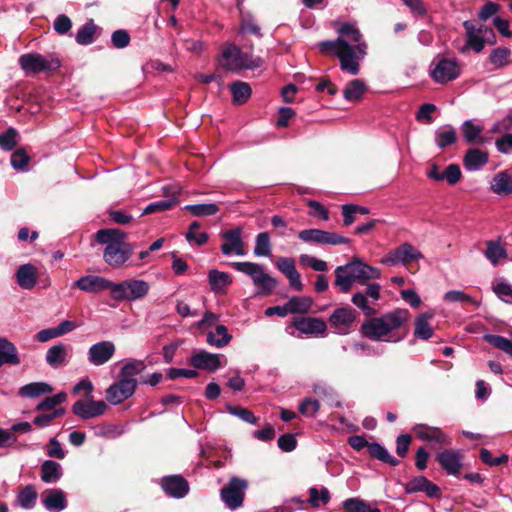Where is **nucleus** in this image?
<instances>
[{
  "label": "nucleus",
  "mask_w": 512,
  "mask_h": 512,
  "mask_svg": "<svg viewBox=\"0 0 512 512\" xmlns=\"http://www.w3.org/2000/svg\"><path fill=\"white\" fill-rule=\"evenodd\" d=\"M247 487L248 482L245 479L232 477L220 491L222 501L232 510L241 507Z\"/></svg>",
  "instance_id": "9"
},
{
  "label": "nucleus",
  "mask_w": 512,
  "mask_h": 512,
  "mask_svg": "<svg viewBox=\"0 0 512 512\" xmlns=\"http://www.w3.org/2000/svg\"><path fill=\"white\" fill-rule=\"evenodd\" d=\"M96 27L92 20L80 28L76 34V42L80 45L92 43Z\"/></svg>",
  "instance_id": "52"
},
{
  "label": "nucleus",
  "mask_w": 512,
  "mask_h": 512,
  "mask_svg": "<svg viewBox=\"0 0 512 512\" xmlns=\"http://www.w3.org/2000/svg\"><path fill=\"white\" fill-rule=\"evenodd\" d=\"M53 388L45 382H32L22 386L18 394L25 398H36L44 394L51 393Z\"/></svg>",
  "instance_id": "36"
},
{
  "label": "nucleus",
  "mask_w": 512,
  "mask_h": 512,
  "mask_svg": "<svg viewBox=\"0 0 512 512\" xmlns=\"http://www.w3.org/2000/svg\"><path fill=\"white\" fill-rule=\"evenodd\" d=\"M422 258L423 254L418 249L412 244L405 242L395 249L390 250L380 262L389 266H395L397 264L408 265Z\"/></svg>",
  "instance_id": "10"
},
{
  "label": "nucleus",
  "mask_w": 512,
  "mask_h": 512,
  "mask_svg": "<svg viewBox=\"0 0 512 512\" xmlns=\"http://www.w3.org/2000/svg\"><path fill=\"white\" fill-rule=\"evenodd\" d=\"M484 256L495 267L501 260L507 258V251L500 241L489 240L486 242Z\"/></svg>",
  "instance_id": "35"
},
{
  "label": "nucleus",
  "mask_w": 512,
  "mask_h": 512,
  "mask_svg": "<svg viewBox=\"0 0 512 512\" xmlns=\"http://www.w3.org/2000/svg\"><path fill=\"white\" fill-rule=\"evenodd\" d=\"M293 326L303 334L324 336L327 330L326 322L317 317H300L293 320Z\"/></svg>",
  "instance_id": "21"
},
{
  "label": "nucleus",
  "mask_w": 512,
  "mask_h": 512,
  "mask_svg": "<svg viewBox=\"0 0 512 512\" xmlns=\"http://www.w3.org/2000/svg\"><path fill=\"white\" fill-rule=\"evenodd\" d=\"M380 277V269L366 264L358 257H354L345 265L338 266L335 269L334 284L342 292L347 293L354 283L366 285L370 280L379 279Z\"/></svg>",
  "instance_id": "4"
},
{
  "label": "nucleus",
  "mask_w": 512,
  "mask_h": 512,
  "mask_svg": "<svg viewBox=\"0 0 512 512\" xmlns=\"http://www.w3.org/2000/svg\"><path fill=\"white\" fill-rule=\"evenodd\" d=\"M298 237L306 243H316L322 245H340L347 244L350 240L334 232L320 229H305L299 232Z\"/></svg>",
  "instance_id": "12"
},
{
  "label": "nucleus",
  "mask_w": 512,
  "mask_h": 512,
  "mask_svg": "<svg viewBox=\"0 0 512 512\" xmlns=\"http://www.w3.org/2000/svg\"><path fill=\"white\" fill-rule=\"evenodd\" d=\"M150 285L145 280H125L120 283L112 282L111 297L117 301H136L147 296Z\"/></svg>",
  "instance_id": "6"
},
{
  "label": "nucleus",
  "mask_w": 512,
  "mask_h": 512,
  "mask_svg": "<svg viewBox=\"0 0 512 512\" xmlns=\"http://www.w3.org/2000/svg\"><path fill=\"white\" fill-rule=\"evenodd\" d=\"M493 292L504 302L512 304V285L508 282H499L493 286Z\"/></svg>",
  "instance_id": "55"
},
{
  "label": "nucleus",
  "mask_w": 512,
  "mask_h": 512,
  "mask_svg": "<svg viewBox=\"0 0 512 512\" xmlns=\"http://www.w3.org/2000/svg\"><path fill=\"white\" fill-rule=\"evenodd\" d=\"M116 351L115 344L111 341H100L88 349L87 358L89 363L94 366H102L109 362Z\"/></svg>",
  "instance_id": "17"
},
{
  "label": "nucleus",
  "mask_w": 512,
  "mask_h": 512,
  "mask_svg": "<svg viewBox=\"0 0 512 512\" xmlns=\"http://www.w3.org/2000/svg\"><path fill=\"white\" fill-rule=\"evenodd\" d=\"M145 367V363L142 360H130L121 368L119 372V378L122 380L134 382L137 388L138 381L136 376L142 373L145 370Z\"/></svg>",
  "instance_id": "34"
},
{
  "label": "nucleus",
  "mask_w": 512,
  "mask_h": 512,
  "mask_svg": "<svg viewBox=\"0 0 512 512\" xmlns=\"http://www.w3.org/2000/svg\"><path fill=\"white\" fill-rule=\"evenodd\" d=\"M20 357L16 346L5 337H0V367L9 365H19Z\"/></svg>",
  "instance_id": "32"
},
{
  "label": "nucleus",
  "mask_w": 512,
  "mask_h": 512,
  "mask_svg": "<svg viewBox=\"0 0 512 512\" xmlns=\"http://www.w3.org/2000/svg\"><path fill=\"white\" fill-rule=\"evenodd\" d=\"M62 475L59 463L46 460L41 466V479L45 483H55Z\"/></svg>",
  "instance_id": "40"
},
{
  "label": "nucleus",
  "mask_w": 512,
  "mask_h": 512,
  "mask_svg": "<svg viewBox=\"0 0 512 512\" xmlns=\"http://www.w3.org/2000/svg\"><path fill=\"white\" fill-rule=\"evenodd\" d=\"M43 504L51 512L62 511L67 506L66 495L60 489H50L43 496Z\"/></svg>",
  "instance_id": "28"
},
{
  "label": "nucleus",
  "mask_w": 512,
  "mask_h": 512,
  "mask_svg": "<svg viewBox=\"0 0 512 512\" xmlns=\"http://www.w3.org/2000/svg\"><path fill=\"white\" fill-rule=\"evenodd\" d=\"M511 51L507 48H496L490 54V62L494 68H500L508 63Z\"/></svg>",
  "instance_id": "54"
},
{
  "label": "nucleus",
  "mask_w": 512,
  "mask_h": 512,
  "mask_svg": "<svg viewBox=\"0 0 512 512\" xmlns=\"http://www.w3.org/2000/svg\"><path fill=\"white\" fill-rule=\"evenodd\" d=\"M208 282L214 293L224 294L227 287L232 284V277L226 272L213 269L208 273Z\"/></svg>",
  "instance_id": "31"
},
{
  "label": "nucleus",
  "mask_w": 512,
  "mask_h": 512,
  "mask_svg": "<svg viewBox=\"0 0 512 512\" xmlns=\"http://www.w3.org/2000/svg\"><path fill=\"white\" fill-rule=\"evenodd\" d=\"M17 131L9 128L5 133L0 134V147L6 151L12 150L17 144Z\"/></svg>",
  "instance_id": "57"
},
{
  "label": "nucleus",
  "mask_w": 512,
  "mask_h": 512,
  "mask_svg": "<svg viewBox=\"0 0 512 512\" xmlns=\"http://www.w3.org/2000/svg\"><path fill=\"white\" fill-rule=\"evenodd\" d=\"M416 437L422 441L436 445H451V438L439 427L417 424L413 427Z\"/></svg>",
  "instance_id": "18"
},
{
  "label": "nucleus",
  "mask_w": 512,
  "mask_h": 512,
  "mask_svg": "<svg viewBox=\"0 0 512 512\" xmlns=\"http://www.w3.org/2000/svg\"><path fill=\"white\" fill-rule=\"evenodd\" d=\"M67 399V394L65 392L57 393L53 396L46 397L43 401H41L37 406V411H47L49 413L57 410L56 408L61 403L65 402Z\"/></svg>",
  "instance_id": "46"
},
{
  "label": "nucleus",
  "mask_w": 512,
  "mask_h": 512,
  "mask_svg": "<svg viewBox=\"0 0 512 512\" xmlns=\"http://www.w3.org/2000/svg\"><path fill=\"white\" fill-rule=\"evenodd\" d=\"M177 195L178 191L173 190L172 194L167 199L156 201L146 206L142 214H152L170 209L174 204H176Z\"/></svg>",
  "instance_id": "44"
},
{
  "label": "nucleus",
  "mask_w": 512,
  "mask_h": 512,
  "mask_svg": "<svg viewBox=\"0 0 512 512\" xmlns=\"http://www.w3.org/2000/svg\"><path fill=\"white\" fill-rule=\"evenodd\" d=\"M19 64L25 73L37 74L41 72H50L57 70L60 67V60L53 56H43L38 53H27L21 55L19 58Z\"/></svg>",
  "instance_id": "7"
},
{
  "label": "nucleus",
  "mask_w": 512,
  "mask_h": 512,
  "mask_svg": "<svg viewBox=\"0 0 512 512\" xmlns=\"http://www.w3.org/2000/svg\"><path fill=\"white\" fill-rule=\"evenodd\" d=\"M437 460L441 467L450 475H456L460 472L461 454L454 450H445L437 455Z\"/></svg>",
  "instance_id": "26"
},
{
  "label": "nucleus",
  "mask_w": 512,
  "mask_h": 512,
  "mask_svg": "<svg viewBox=\"0 0 512 512\" xmlns=\"http://www.w3.org/2000/svg\"><path fill=\"white\" fill-rule=\"evenodd\" d=\"M185 210L189 211L193 216H211L215 215L219 211V207L215 203H203L186 205Z\"/></svg>",
  "instance_id": "48"
},
{
  "label": "nucleus",
  "mask_w": 512,
  "mask_h": 512,
  "mask_svg": "<svg viewBox=\"0 0 512 512\" xmlns=\"http://www.w3.org/2000/svg\"><path fill=\"white\" fill-rule=\"evenodd\" d=\"M276 280L271 277L269 274L265 273L263 267L256 275L253 280V284L260 290L262 293L271 292L276 286Z\"/></svg>",
  "instance_id": "47"
},
{
  "label": "nucleus",
  "mask_w": 512,
  "mask_h": 512,
  "mask_svg": "<svg viewBox=\"0 0 512 512\" xmlns=\"http://www.w3.org/2000/svg\"><path fill=\"white\" fill-rule=\"evenodd\" d=\"M357 317V312L349 307L335 309L329 317V323L337 334H347Z\"/></svg>",
  "instance_id": "13"
},
{
  "label": "nucleus",
  "mask_w": 512,
  "mask_h": 512,
  "mask_svg": "<svg viewBox=\"0 0 512 512\" xmlns=\"http://www.w3.org/2000/svg\"><path fill=\"white\" fill-rule=\"evenodd\" d=\"M232 339V335L229 334L226 326L219 324L216 326L215 331H211L207 334L206 341L209 345L222 348L226 346Z\"/></svg>",
  "instance_id": "37"
},
{
  "label": "nucleus",
  "mask_w": 512,
  "mask_h": 512,
  "mask_svg": "<svg viewBox=\"0 0 512 512\" xmlns=\"http://www.w3.org/2000/svg\"><path fill=\"white\" fill-rule=\"evenodd\" d=\"M406 493L424 492L430 498H438L441 495L440 488L424 476L412 478L405 485Z\"/></svg>",
  "instance_id": "22"
},
{
  "label": "nucleus",
  "mask_w": 512,
  "mask_h": 512,
  "mask_svg": "<svg viewBox=\"0 0 512 512\" xmlns=\"http://www.w3.org/2000/svg\"><path fill=\"white\" fill-rule=\"evenodd\" d=\"M37 500V492L32 486L23 488L17 496L18 504L24 509H31L34 507Z\"/></svg>",
  "instance_id": "49"
},
{
  "label": "nucleus",
  "mask_w": 512,
  "mask_h": 512,
  "mask_svg": "<svg viewBox=\"0 0 512 512\" xmlns=\"http://www.w3.org/2000/svg\"><path fill=\"white\" fill-rule=\"evenodd\" d=\"M461 66L456 58H437L431 65L430 76L438 84H445L457 79Z\"/></svg>",
  "instance_id": "8"
},
{
  "label": "nucleus",
  "mask_w": 512,
  "mask_h": 512,
  "mask_svg": "<svg viewBox=\"0 0 512 512\" xmlns=\"http://www.w3.org/2000/svg\"><path fill=\"white\" fill-rule=\"evenodd\" d=\"M443 180H446L450 185H455L461 179L462 173L458 164H450L442 172Z\"/></svg>",
  "instance_id": "58"
},
{
  "label": "nucleus",
  "mask_w": 512,
  "mask_h": 512,
  "mask_svg": "<svg viewBox=\"0 0 512 512\" xmlns=\"http://www.w3.org/2000/svg\"><path fill=\"white\" fill-rule=\"evenodd\" d=\"M228 411L247 423L255 424L257 422L254 414L246 408L240 406H228Z\"/></svg>",
  "instance_id": "62"
},
{
  "label": "nucleus",
  "mask_w": 512,
  "mask_h": 512,
  "mask_svg": "<svg viewBox=\"0 0 512 512\" xmlns=\"http://www.w3.org/2000/svg\"><path fill=\"white\" fill-rule=\"evenodd\" d=\"M319 408V402L312 398H305L299 405V411L307 417L315 416Z\"/></svg>",
  "instance_id": "61"
},
{
  "label": "nucleus",
  "mask_w": 512,
  "mask_h": 512,
  "mask_svg": "<svg viewBox=\"0 0 512 512\" xmlns=\"http://www.w3.org/2000/svg\"><path fill=\"white\" fill-rule=\"evenodd\" d=\"M495 146L501 154H509L512 152V134L506 133L502 137L496 139Z\"/></svg>",
  "instance_id": "64"
},
{
  "label": "nucleus",
  "mask_w": 512,
  "mask_h": 512,
  "mask_svg": "<svg viewBox=\"0 0 512 512\" xmlns=\"http://www.w3.org/2000/svg\"><path fill=\"white\" fill-rule=\"evenodd\" d=\"M70 350L66 344L53 345L46 352V362L53 368L62 367L68 362Z\"/></svg>",
  "instance_id": "25"
},
{
  "label": "nucleus",
  "mask_w": 512,
  "mask_h": 512,
  "mask_svg": "<svg viewBox=\"0 0 512 512\" xmlns=\"http://www.w3.org/2000/svg\"><path fill=\"white\" fill-rule=\"evenodd\" d=\"M300 263L318 272H324L328 269V265L324 260L307 254L300 256Z\"/></svg>",
  "instance_id": "56"
},
{
  "label": "nucleus",
  "mask_w": 512,
  "mask_h": 512,
  "mask_svg": "<svg viewBox=\"0 0 512 512\" xmlns=\"http://www.w3.org/2000/svg\"><path fill=\"white\" fill-rule=\"evenodd\" d=\"M242 229L236 227L231 230H227L222 233V238L225 242L221 246V251L224 255H236L243 256L245 254L244 243L242 240Z\"/></svg>",
  "instance_id": "19"
},
{
  "label": "nucleus",
  "mask_w": 512,
  "mask_h": 512,
  "mask_svg": "<svg viewBox=\"0 0 512 512\" xmlns=\"http://www.w3.org/2000/svg\"><path fill=\"white\" fill-rule=\"evenodd\" d=\"M461 129L465 141L469 144H485L488 142V139L482 135L483 127L474 123L473 120L464 121Z\"/></svg>",
  "instance_id": "30"
},
{
  "label": "nucleus",
  "mask_w": 512,
  "mask_h": 512,
  "mask_svg": "<svg viewBox=\"0 0 512 512\" xmlns=\"http://www.w3.org/2000/svg\"><path fill=\"white\" fill-rule=\"evenodd\" d=\"M487 152L477 148L469 149L463 158V163L468 171H477L488 163Z\"/></svg>",
  "instance_id": "29"
},
{
  "label": "nucleus",
  "mask_w": 512,
  "mask_h": 512,
  "mask_svg": "<svg viewBox=\"0 0 512 512\" xmlns=\"http://www.w3.org/2000/svg\"><path fill=\"white\" fill-rule=\"evenodd\" d=\"M351 302L356 306L358 307L359 309H361L366 315H372L375 313L374 309L371 308L369 305H368V301H367V296L365 293L363 292H356L352 298H351Z\"/></svg>",
  "instance_id": "63"
},
{
  "label": "nucleus",
  "mask_w": 512,
  "mask_h": 512,
  "mask_svg": "<svg viewBox=\"0 0 512 512\" xmlns=\"http://www.w3.org/2000/svg\"><path fill=\"white\" fill-rule=\"evenodd\" d=\"M95 237L98 243L106 246L103 259L113 268L122 267L133 254V247L125 241V233L119 229H101Z\"/></svg>",
  "instance_id": "3"
},
{
  "label": "nucleus",
  "mask_w": 512,
  "mask_h": 512,
  "mask_svg": "<svg viewBox=\"0 0 512 512\" xmlns=\"http://www.w3.org/2000/svg\"><path fill=\"white\" fill-rule=\"evenodd\" d=\"M227 359L222 354L209 353L205 350H199L193 353L190 363L196 369H203L214 372L222 365H225Z\"/></svg>",
  "instance_id": "15"
},
{
  "label": "nucleus",
  "mask_w": 512,
  "mask_h": 512,
  "mask_svg": "<svg viewBox=\"0 0 512 512\" xmlns=\"http://www.w3.org/2000/svg\"><path fill=\"white\" fill-rule=\"evenodd\" d=\"M409 319L406 309H397L380 317L370 318L361 326V333L373 341L397 343L403 340L406 333H400L399 329Z\"/></svg>",
  "instance_id": "2"
},
{
  "label": "nucleus",
  "mask_w": 512,
  "mask_h": 512,
  "mask_svg": "<svg viewBox=\"0 0 512 512\" xmlns=\"http://www.w3.org/2000/svg\"><path fill=\"white\" fill-rule=\"evenodd\" d=\"M221 68L230 72L256 69L262 65V59L255 57L252 52H244L238 46L227 43L218 57Z\"/></svg>",
  "instance_id": "5"
},
{
  "label": "nucleus",
  "mask_w": 512,
  "mask_h": 512,
  "mask_svg": "<svg viewBox=\"0 0 512 512\" xmlns=\"http://www.w3.org/2000/svg\"><path fill=\"white\" fill-rule=\"evenodd\" d=\"M65 413L64 408H58L51 413H45L38 415L34 418L33 423L38 427H46L48 426L55 418L62 416Z\"/></svg>",
  "instance_id": "60"
},
{
  "label": "nucleus",
  "mask_w": 512,
  "mask_h": 512,
  "mask_svg": "<svg viewBox=\"0 0 512 512\" xmlns=\"http://www.w3.org/2000/svg\"><path fill=\"white\" fill-rule=\"evenodd\" d=\"M369 504L358 497L348 498L342 503L344 512H369Z\"/></svg>",
  "instance_id": "53"
},
{
  "label": "nucleus",
  "mask_w": 512,
  "mask_h": 512,
  "mask_svg": "<svg viewBox=\"0 0 512 512\" xmlns=\"http://www.w3.org/2000/svg\"><path fill=\"white\" fill-rule=\"evenodd\" d=\"M485 341L512 357V341L498 335L486 334Z\"/></svg>",
  "instance_id": "50"
},
{
  "label": "nucleus",
  "mask_w": 512,
  "mask_h": 512,
  "mask_svg": "<svg viewBox=\"0 0 512 512\" xmlns=\"http://www.w3.org/2000/svg\"><path fill=\"white\" fill-rule=\"evenodd\" d=\"M330 501V492L327 488L318 489L311 487L309 489L308 503L313 508H318L321 504L325 505Z\"/></svg>",
  "instance_id": "45"
},
{
  "label": "nucleus",
  "mask_w": 512,
  "mask_h": 512,
  "mask_svg": "<svg viewBox=\"0 0 512 512\" xmlns=\"http://www.w3.org/2000/svg\"><path fill=\"white\" fill-rule=\"evenodd\" d=\"M366 89L367 87L362 80L354 79L346 85L343 91L344 98L350 102L358 101L362 98Z\"/></svg>",
  "instance_id": "41"
},
{
  "label": "nucleus",
  "mask_w": 512,
  "mask_h": 512,
  "mask_svg": "<svg viewBox=\"0 0 512 512\" xmlns=\"http://www.w3.org/2000/svg\"><path fill=\"white\" fill-rule=\"evenodd\" d=\"M368 451L372 457H374L384 463H387L391 466H397L399 464V460L396 459L395 457L391 456L390 453L387 451V449L385 447H383L382 445H380L379 443H376V442L370 443L368 445Z\"/></svg>",
  "instance_id": "43"
},
{
  "label": "nucleus",
  "mask_w": 512,
  "mask_h": 512,
  "mask_svg": "<svg viewBox=\"0 0 512 512\" xmlns=\"http://www.w3.org/2000/svg\"><path fill=\"white\" fill-rule=\"evenodd\" d=\"M287 310L291 314H306L310 311L313 300L309 296H294L287 302Z\"/></svg>",
  "instance_id": "38"
},
{
  "label": "nucleus",
  "mask_w": 512,
  "mask_h": 512,
  "mask_svg": "<svg viewBox=\"0 0 512 512\" xmlns=\"http://www.w3.org/2000/svg\"><path fill=\"white\" fill-rule=\"evenodd\" d=\"M230 88L233 96V102L238 105L247 102L252 93L250 85L242 81L232 83Z\"/></svg>",
  "instance_id": "42"
},
{
  "label": "nucleus",
  "mask_w": 512,
  "mask_h": 512,
  "mask_svg": "<svg viewBox=\"0 0 512 512\" xmlns=\"http://www.w3.org/2000/svg\"><path fill=\"white\" fill-rule=\"evenodd\" d=\"M233 267L237 271L250 276L252 278V280H254V278L256 277V275L259 273V271L262 268L261 265H259L257 263H252V262H236L233 264Z\"/></svg>",
  "instance_id": "59"
},
{
  "label": "nucleus",
  "mask_w": 512,
  "mask_h": 512,
  "mask_svg": "<svg viewBox=\"0 0 512 512\" xmlns=\"http://www.w3.org/2000/svg\"><path fill=\"white\" fill-rule=\"evenodd\" d=\"M456 140V130L450 125L438 128L435 133V142L440 149H444L445 147L454 144Z\"/></svg>",
  "instance_id": "39"
},
{
  "label": "nucleus",
  "mask_w": 512,
  "mask_h": 512,
  "mask_svg": "<svg viewBox=\"0 0 512 512\" xmlns=\"http://www.w3.org/2000/svg\"><path fill=\"white\" fill-rule=\"evenodd\" d=\"M136 384L131 381L118 379L106 389V400L111 405H119L129 399L136 391Z\"/></svg>",
  "instance_id": "14"
},
{
  "label": "nucleus",
  "mask_w": 512,
  "mask_h": 512,
  "mask_svg": "<svg viewBox=\"0 0 512 512\" xmlns=\"http://www.w3.org/2000/svg\"><path fill=\"white\" fill-rule=\"evenodd\" d=\"M463 26L467 35L466 42L475 52H481L484 49L486 42L493 43L492 39H494V32L491 28L484 25L477 27L471 21H465Z\"/></svg>",
  "instance_id": "11"
},
{
  "label": "nucleus",
  "mask_w": 512,
  "mask_h": 512,
  "mask_svg": "<svg viewBox=\"0 0 512 512\" xmlns=\"http://www.w3.org/2000/svg\"><path fill=\"white\" fill-rule=\"evenodd\" d=\"M339 33L341 36L336 40L321 42L320 50L323 53L331 52L338 58L341 70L355 76L360 71V62L367 54V44L360 31L352 24H343Z\"/></svg>",
  "instance_id": "1"
},
{
  "label": "nucleus",
  "mask_w": 512,
  "mask_h": 512,
  "mask_svg": "<svg viewBox=\"0 0 512 512\" xmlns=\"http://www.w3.org/2000/svg\"><path fill=\"white\" fill-rule=\"evenodd\" d=\"M87 400H78L72 406V412L81 419H92L103 415L107 410V404L103 400H93L92 396Z\"/></svg>",
  "instance_id": "16"
},
{
  "label": "nucleus",
  "mask_w": 512,
  "mask_h": 512,
  "mask_svg": "<svg viewBox=\"0 0 512 512\" xmlns=\"http://www.w3.org/2000/svg\"><path fill=\"white\" fill-rule=\"evenodd\" d=\"M254 254L256 256H269L271 254L270 237L267 232H262L257 235Z\"/></svg>",
  "instance_id": "51"
},
{
  "label": "nucleus",
  "mask_w": 512,
  "mask_h": 512,
  "mask_svg": "<svg viewBox=\"0 0 512 512\" xmlns=\"http://www.w3.org/2000/svg\"><path fill=\"white\" fill-rule=\"evenodd\" d=\"M433 318V313H422L415 319L414 336L418 339L427 340L432 337L434 331L429 321Z\"/></svg>",
  "instance_id": "33"
},
{
  "label": "nucleus",
  "mask_w": 512,
  "mask_h": 512,
  "mask_svg": "<svg viewBox=\"0 0 512 512\" xmlns=\"http://www.w3.org/2000/svg\"><path fill=\"white\" fill-rule=\"evenodd\" d=\"M161 486L166 494L174 498H182L189 491L188 482L178 475L164 477Z\"/></svg>",
  "instance_id": "23"
},
{
  "label": "nucleus",
  "mask_w": 512,
  "mask_h": 512,
  "mask_svg": "<svg viewBox=\"0 0 512 512\" xmlns=\"http://www.w3.org/2000/svg\"><path fill=\"white\" fill-rule=\"evenodd\" d=\"M73 286L87 293H99L104 290L111 292L112 281L96 275H85L75 281Z\"/></svg>",
  "instance_id": "20"
},
{
  "label": "nucleus",
  "mask_w": 512,
  "mask_h": 512,
  "mask_svg": "<svg viewBox=\"0 0 512 512\" xmlns=\"http://www.w3.org/2000/svg\"><path fill=\"white\" fill-rule=\"evenodd\" d=\"M490 189L493 193L500 196L512 194V173L501 171L494 175L490 183Z\"/></svg>",
  "instance_id": "27"
},
{
  "label": "nucleus",
  "mask_w": 512,
  "mask_h": 512,
  "mask_svg": "<svg viewBox=\"0 0 512 512\" xmlns=\"http://www.w3.org/2000/svg\"><path fill=\"white\" fill-rule=\"evenodd\" d=\"M38 269L33 264L27 263L20 265L16 272L17 284L25 290L35 287L38 280Z\"/></svg>",
  "instance_id": "24"
}]
</instances>
